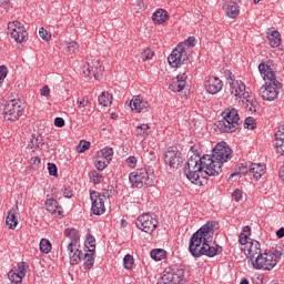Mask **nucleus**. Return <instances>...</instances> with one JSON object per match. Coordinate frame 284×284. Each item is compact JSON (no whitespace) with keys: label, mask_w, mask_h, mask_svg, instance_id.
<instances>
[{"label":"nucleus","mask_w":284,"mask_h":284,"mask_svg":"<svg viewBox=\"0 0 284 284\" xmlns=\"http://www.w3.org/2000/svg\"><path fill=\"white\" fill-rule=\"evenodd\" d=\"M214 227H216V221H209L192 234L189 242V252L194 258H201V256L214 258V256L223 254V246L219 244L210 245L214 239Z\"/></svg>","instance_id":"nucleus-1"},{"label":"nucleus","mask_w":284,"mask_h":284,"mask_svg":"<svg viewBox=\"0 0 284 284\" xmlns=\"http://www.w3.org/2000/svg\"><path fill=\"white\" fill-rule=\"evenodd\" d=\"M274 70V60H267L258 64V72L265 81V84L260 89V97L263 101H274L283 89V83L276 79Z\"/></svg>","instance_id":"nucleus-2"},{"label":"nucleus","mask_w":284,"mask_h":284,"mask_svg":"<svg viewBox=\"0 0 284 284\" xmlns=\"http://www.w3.org/2000/svg\"><path fill=\"white\" fill-rule=\"evenodd\" d=\"M222 116V120L215 122V128H217L222 134H232L233 132H236V130H241V124L243 122H241V116L236 109L223 112Z\"/></svg>","instance_id":"nucleus-3"},{"label":"nucleus","mask_w":284,"mask_h":284,"mask_svg":"<svg viewBox=\"0 0 284 284\" xmlns=\"http://www.w3.org/2000/svg\"><path fill=\"white\" fill-rule=\"evenodd\" d=\"M129 181L132 187L141 190V187H152L154 185V171L150 169H136L129 174Z\"/></svg>","instance_id":"nucleus-4"},{"label":"nucleus","mask_w":284,"mask_h":284,"mask_svg":"<svg viewBox=\"0 0 284 284\" xmlns=\"http://www.w3.org/2000/svg\"><path fill=\"white\" fill-rule=\"evenodd\" d=\"M168 62L171 68H181V65L192 63V54L185 45L180 43L169 55Z\"/></svg>","instance_id":"nucleus-5"},{"label":"nucleus","mask_w":284,"mask_h":284,"mask_svg":"<svg viewBox=\"0 0 284 284\" xmlns=\"http://www.w3.org/2000/svg\"><path fill=\"white\" fill-rule=\"evenodd\" d=\"M183 278H185V268L175 264L165 268L164 274L158 280L156 284H181Z\"/></svg>","instance_id":"nucleus-6"},{"label":"nucleus","mask_w":284,"mask_h":284,"mask_svg":"<svg viewBox=\"0 0 284 284\" xmlns=\"http://www.w3.org/2000/svg\"><path fill=\"white\" fill-rule=\"evenodd\" d=\"M203 165H207L205 162H201L196 164V166H184L183 172L191 183L194 185H199L200 187L207 184V180L203 176L205 174V170Z\"/></svg>","instance_id":"nucleus-7"},{"label":"nucleus","mask_w":284,"mask_h":284,"mask_svg":"<svg viewBox=\"0 0 284 284\" xmlns=\"http://www.w3.org/2000/svg\"><path fill=\"white\" fill-rule=\"evenodd\" d=\"M213 159L216 160V165L223 168L224 163H227L232 159V149L227 142H219L212 150Z\"/></svg>","instance_id":"nucleus-8"},{"label":"nucleus","mask_w":284,"mask_h":284,"mask_svg":"<svg viewBox=\"0 0 284 284\" xmlns=\"http://www.w3.org/2000/svg\"><path fill=\"white\" fill-rule=\"evenodd\" d=\"M135 226L145 234H152L159 227V220L150 213H143L136 219Z\"/></svg>","instance_id":"nucleus-9"},{"label":"nucleus","mask_w":284,"mask_h":284,"mask_svg":"<svg viewBox=\"0 0 284 284\" xmlns=\"http://www.w3.org/2000/svg\"><path fill=\"white\" fill-rule=\"evenodd\" d=\"M200 163H206L203 165L205 176H219L223 172V168L216 164V160L213 154H204L199 158Z\"/></svg>","instance_id":"nucleus-10"},{"label":"nucleus","mask_w":284,"mask_h":284,"mask_svg":"<svg viewBox=\"0 0 284 284\" xmlns=\"http://www.w3.org/2000/svg\"><path fill=\"white\" fill-rule=\"evenodd\" d=\"M252 265L255 270H264L270 272L276 267V260L272 257V254L265 251L256 256L255 261L252 262Z\"/></svg>","instance_id":"nucleus-11"},{"label":"nucleus","mask_w":284,"mask_h":284,"mask_svg":"<svg viewBox=\"0 0 284 284\" xmlns=\"http://www.w3.org/2000/svg\"><path fill=\"white\" fill-rule=\"evenodd\" d=\"M164 163L169 168L179 170V168L183 166V153L176 148H168V151L164 153Z\"/></svg>","instance_id":"nucleus-12"},{"label":"nucleus","mask_w":284,"mask_h":284,"mask_svg":"<svg viewBox=\"0 0 284 284\" xmlns=\"http://www.w3.org/2000/svg\"><path fill=\"white\" fill-rule=\"evenodd\" d=\"M30 268V264L27 262H20L17 264L16 267H13L8 273V278L11 284H21L23 283V278H26V274L28 270Z\"/></svg>","instance_id":"nucleus-13"},{"label":"nucleus","mask_w":284,"mask_h":284,"mask_svg":"<svg viewBox=\"0 0 284 284\" xmlns=\"http://www.w3.org/2000/svg\"><path fill=\"white\" fill-rule=\"evenodd\" d=\"M8 31L10 32L11 39H14L16 43H26V41H28V32L21 22H9Z\"/></svg>","instance_id":"nucleus-14"},{"label":"nucleus","mask_w":284,"mask_h":284,"mask_svg":"<svg viewBox=\"0 0 284 284\" xmlns=\"http://www.w3.org/2000/svg\"><path fill=\"white\" fill-rule=\"evenodd\" d=\"M89 194L92 201L91 212L95 216H101V214H105V200H103L101 193L99 191L90 190Z\"/></svg>","instance_id":"nucleus-15"},{"label":"nucleus","mask_w":284,"mask_h":284,"mask_svg":"<svg viewBox=\"0 0 284 284\" xmlns=\"http://www.w3.org/2000/svg\"><path fill=\"white\" fill-rule=\"evenodd\" d=\"M83 70L84 77H94L95 81H101L103 77V72L105 70V67L101 63L99 60H92L91 62L87 63V67Z\"/></svg>","instance_id":"nucleus-16"},{"label":"nucleus","mask_w":284,"mask_h":284,"mask_svg":"<svg viewBox=\"0 0 284 284\" xmlns=\"http://www.w3.org/2000/svg\"><path fill=\"white\" fill-rule=\"evenodd\" d=\"M204 88L209 94H219L223 90V81L217 77H211L205 82Z\"/></svg>","instance_id":"nucleus-17"},{"label":"nucleus","mask_w":284,"mask_h":284,"mask_svg":"<svg viewBox=\"0 0 284 284\" xmlns=\"http://www.w3.org/2000/svg\"><path fill=\"white\" fill-rule=\"evenodd\" d=\"M64 236L70 239V243L67 246V250H72V247L79 246V241H81V235H79V231L74 227H68L64 230Z\"/></svg>","instance_id":"nucleus-18"},{"label":"nucleus","mask_w":284,"mask_h":284,"mask_svg":"<svg viewBox=\"0 0 284 284\" xmlns=\"http://www.w3.org/2000/svg\"><path fill=\"white\" fill-rule=\"evenodd\" d=\"M186 84H187V74L180 73L176 77V81H173L169 85V90H171L172 92H183V90H185Z\"/></svg>","instance_id":"nucleus-19"},{"label":"nucleus","mask_w":284,"mask_h":284,"mask_svg":"<svg viewBox=\"0 0 284 284\" xmlns=\"http://www.w3.org/2000/svg\"><path fill=\"white\" fill-rule=\"evenodd\" d=\"M130 108L131 110H135V112H145V110H148V108H150V103L145 100H143V98H141V95H135L133 97V99L130 101Z\"/></svg>","instance_id":"nucleus-20"},{"label":"nucleus","mask_w":284,"mask_h":284,"mask_svg":"<svg viewBox=\"0 0 284 284\" xmlns=\"http://www.w3.org/2000/svg\"><path fill=\"white\" fill-rule=\"evenodd\" d=\"M267 41L271 48H278L281 45V33L274 27L267 30Z\"/></svg>","instance_id":"nucleus-21"},{"label":"nucleus","mask_w":284,"mask_h":284,"mask_svg":"<svg viewBox=\"0 0 284 284\" xmlns=\"http://www.w3.org/2000/svg\"><path fill=\"white\" fill-rule=\"evenodd\" d=\"M68 252L71 265H79L83 258V255L85 254L77 246H72V250H68Z\"/></svg>","instance_id":"nucleus-22"},{"label":"nucleus","mask_w":284,"mask_h":284,"mask_svg":"<svg viewBox=\"0 0 284 284\" xmlns=\"http://www.w3.org/2000/svg\"><path fill=\"white\" fill-rule=\"evenodd\" d=\"M12 108H11V116H8V121H18L20 116H23V106L19 104V101L11 100Z\"/></svg>","instance_id":"nucleus-23"},{"label":"nucleus","mask_w":284,"mask_h":284,"mask_svg":"<svg viewBox=\"0 0 284 284\" xmlns=\"http://www.w3.org/2000/svg\"><path fill=\"white\" fill-rule=\"evenodd\" d=\"M248 172L258 181L265 174V163H251Z\"/></svg>","instance_id":"nucleus-24"},{"label":"nucleus","mask_w":284,"mask_h":284,"mask_svg":"<svg viewBox=\"0 0 284 284\" xmlns=\"http://www.w3.org/2000/svg\"><path fill=\"white\" fill-rule=\"evenodd\" d=\"M97 256L95 252H90V251H85L84 250V254L82 256V261H83V268L84 270H92V267H94V258Z\"/></svg>","instance_id":"nucleus-25"},{"label":"nucleus","mask_w":284,"mask_h":284,"mask_svg":"<svg viewBox=\"0 0 284 284\" xmlns=\"http://www.w3.org/2000/svg\"><path fill=\"white\" fill-rule=\"evenodd\" d=\"M256 254L258 256V254L261 253V243L256 240H251V246L248 248V255L247 258H250V261H254V258H256Z\"/></svg>","instance_id":"nucleus-26"},{"label":"nucleus","mask_w":284,"mask_h":284,"mask_svg":"<svg viewBox=\"0 0 284 284\" xmlns=\"http://www.w3.org/2000/svg\"><path fill=\"white\" fill-rule=\"evenodd\" d=\"M169 14L164 9H158L153 14H152V21L154 23H158V26H161L162 23H165Z\"/></svg>","instance_id":"nucleus-27"},{"label":"nucleus","mask_w":284,"mask_h":284,"mask_svg":"<svg viewBox=\"0 0 284 284\" xmlns=\"http://www.w3.org/2000/svg\"><path fill=\"white\" fill-rule=\"evenodd\" d=\"M84 250L88 252L97 253V239H94V235L90 233L87 234V240L84 242Z\"/></svg>","instance_id":"nucleus-28"},{"label":"nucleus","mask_w":284,"mask_h":284,"mask_svg":"<svg viewBox=\"0 0 284 284\" xmlns=\"http://www.w3.org/2000/svg\"><path fill=\"white\" fill-rule=\"evenodd\" d=\"M98 101L100 105L103 108H108V105H112V94L109 92L103 91L99 97Z\"/></svg>","instance_id":"nucleus-29"},{"label":"nucleus","mask_w":284,"mask_h":284,"mask_svg":"<svg viewBox=\"0 0 284 284\" xmlns=\"http://www.w3.org/2000/svg\"><path fill=\"white\" fill-rule=\"evenodd\" d=\"M43 145H45V142H43V136L41 135H37L32 138V140L30 141L29 143V148L32 150V149H36V150H41V148H43Z\"/></svg>","instance_id":"nucleus-30"},{"label":"nucleus","mask_w":284,"mask_h":284,"mask_svg":"<svg viewBox=\"0 0 284 284\" xmlns=\"http://www.w3.org/2000/svg\"><path fill=\"white\" fill-rule=\"evenodd\" d=\"M44 205L48 212H51V214H54V212H57V210L61 207V205H59V202L54 199H47Z\"/></svg>","instance_id":"nucleus-31"},{"label":"nucleus","mask_w":284,"mask_h":284,"mask_svg":"<svg viewBox=\"0 0 284 284\" xmlns=\"http://www.w3.org/2000/svg\"><path fill=\"white\" fill-rule=\"evenodd\" d=\"M6 223L9 230H14L17 225H19V220H17V215L10 211L7 215Z\"/></svg>","instance_id":"nucleus-32"},{"label":"nucleus","mask_w":284,"mask_h":284,"mask_svg":"<svg viewBox=\"0 0 284 284\" xmlns=\"http://www.w3.org/2000/svg\"><path fill=\"white\" fill-rule=\"evenodd\" d=\"M168 252L163 248H153L151 250L150 256L153 261H163V257L166 256Z\"/></svg>","instance_id":"nucleus-33"},{"label":"nucleus","mask_w":284,"mask_h":284,"mask_svg":"<svg viewBox=\"0 0 284 284\" xmlns=\"http://www.w3.org/2000/svg\"><path fill=\"white\" fill-rule=\"evenodd\" d=\"M241 7L239 4H229L226 8V17H230V19H236V16L241 12Z\"/></svg>","instance_id":"nucleus-34"},{"label":"nucleus","mask_w":284,"mask_h":284,"mask_svg":"<svg viewBox=\"0 0 284 284\" xmlns=\"http://www.w3.org/2000/svg\"><path fill=\"white\" fill-rule=\"evenodd\" d=\"M231 94L239 97L240 99L245 94V83L243 81H236L235 90L231 91Z\"/></svg>","instance_id":"nucleus-35"},{"label":"nucleus","mask_w":284,"mask_h":284,"mask_svg":"<svg viewBox=\"0 0 284 284\" xmlns=\"http://www.w3.org/2000/svg\"><path fill=\"white\" fill-rule=\"evenodd\" d=\"M150 125L148 124H140L135 128V134L138 136H141L142 139H145L150 134Z\"/></svg>","instance_id":"nucleus-36"},{"label":"nucleus","mask_w":284,"mask_h":284,"mask_svg":"<svg viewBox=\"0 0 284 284\" xmlns=\"http://www.w3.org/2000/svg\"><path fill=\"white\" fill-rule=\"evenodd\" d=\"M89 179L93 185H99V183H103V174L98 171H91L89 173Z\"/></svg>","instance_id":"nucleus-37"},{"label":"nucleus","mask_w":284,"mask_h":284,"mask_svg":"<svg viewBox=\"0 0 284 284\" xmlns=\"http://www.w3.org/2000/svg\"><path fill=\"white\" fill-rule=\"evenodd\" d=\"M40 252L42 254H50L52 252V243L48 239H42L40 241Z\"/></svg>","instance_id":"nucleus-38"},{"label":"nucleus","mask_w":284,"mask_h":284,"mask_svg":"<svg viewBox=\"0 0 284 284\" xmlns=\"http://www.w3.org/2000/svg\"><path fill=\"white\" fill-rule=\"evenodd\" d=\"M12 105L11 100L6 102L4 104H1L0 106V112L3 114L4 119L8 121V116H11V111H12Z\"/></svg>","instance_id":"nucleus-39"},{"label":"nucleus","mask_w":284,"mask_h":284,"mask_svg":"<svg viewBox=\"0 0 284 284\" xmlns=\"http://www.w3.org/2000/svg\"><path fill=\"white\" fill-rule=\"evenodd\" d=\"M100 152L104 161H108V163L112 161V156H114V150L112 148L105 146Z\"/></svg>","instance_id":"nucleus-40"},{"label":"nucleus","mask_w":284,"mask_h":284,"mask_svg":"<svg viewBox=\"0 0 284 284\" xmlns=\"http://www.w3.org/2000/svg\"><path fill=\"white\" fill-rule=\"evenodd\" d=\"M124 270H132L134 267V256L126 254L123 257Z\"/></svg>","instance_id":"nucleus-41"},{"label":"nucleus","mask_w":284,"mask_h":284,"mask_svg":"<svg viewBox=\"0 0 284 284\" xmlns=\"http://www.w3.org/2000/svg\"><path fill=\"white\" fill-rule=\"evenodd\" d=\"M154 57V51L151 48H146L141 52L142 61H151Z\"/></svg>","instance_id":"nucleus-42"},{"label":"nucleus","mask_w":284,"mask_h":284,"mask_svg":"<svg viewBox=\"0 0 284 284\" xmlns=\"http://www.w3.org/2000/svg\"><path fill=\"white\" fill-rule=\"evenodd\" d=\"M109 163H110V162H108V161L104 160V159H101V160L98 159V160H95V162H94V166H95V169H97L99 172H103V170L108 168Z\"/></svg>","instance_id":"nucleus-43"},{"label":"nucleus","mask_w":284,"mask_h":284,"mask_svg":"<svg viewBox=\"0 0 284 284\" xmlns=\"http://www.w3.org/2000/svg\"><path fill=\"white\" fill-rule=\"evenodd\" d=\"M77 150L80 154L88 152V150H90V142L85 140H81L79 145L77 146Z\"/></svg>","instance_id":"nucleus-44"},{"label":"nucleus","mask_w":284,"mask_h":284,"mask_svg":"<svg viewBox=\"0 0 284 284\" xmlns=\"http://www.w3.org/2000/svg\"><path fill=\"white\" fill-rule=\"evenodd\" d=\"M244 128L246 130H255V128H256V120L254 118H252V116L246 118L245 121H244Z\"/></svg>","instance_id":"nucleus-45"},{"label":"nucleus","mask_w":284,"mask_h":284,"mask_svg":"<svg viewBox=\"0 0 284 284\" xmlns=\"http://www.w3.org/2000/svg\"><path fill=\"white\" fill-rule=\"evenodd\" d=\"M200 164H201V161H199V158L193 155L184 164V168H196V165H200Z\"/></svg>","instance_id":"nucleus-46"},{"label":"nucleus","mask_w":284,"mask_h":284,"mask_svg":"<svg viewBox=\"0 0 284 284\" xmlns=\"http://www.w3.org/2000/svg\"><path fill=\"white\" fill-rule=\"evenodd\" d=\"M246 103L251 104V106L248 108L250 112H257L258 111V101L256 99H247Z\"/></svg>","instance_id":"nucleus-47"},{"label":"nucleus","mask_w":284,"mask_h":284,"mask_svg":"<svg viewBox=\"0 0 284 284\" xmlns=\"http://www.w3.org/2000/svg\"><path fill=\"white\" fill-rule=\"evenodd\" d=\"M115 190L113 185H108L104 192L100 193L102 199H110V194H114Z\"/></svg>","instance_id":"nucleus-48"},{"label":"nucleus","mask_w":284,"mask_h":284,"mask_svg":"<svg viewBox=\"0 0 284 284\" xmlns=\"http://www.w3.org/2000/svg\"><path fill=\"white\" fill-rule=\"evenodd\" d=\"M48 170H49V174L50 176H59V169L57 168V164L54 163H48Z\"/></svg>","instance_id":"nucleus-49"},{"label":"nucleus","mask_w":284,"mask_h":284,"mask_svg":"<svg viewBox=\"0 0 284 284\" xmlns=\"http://www.w3.org/2000/svg\"><path fill=\"white\" fill-rule=\"evenodd\" d=\"M8 77V67L0 65V88L3 85V81H6V78Z\"/></svg>","instance_id":"nucleus-50"},{"label":"nucleus","mask_w":284,"mask_h":284,"mask_svg":"<svg viewBox=\"0 0 284 284\" xmlns=\"http://www.w3.org/2000/svg\"><path fill=\"white\" fill-rule=\"evenodd\" d=\"M268 254H271L272 258L275 261V265L281 261V256H283V252L278 250L268 251Z\"/></svg>","instance_id":"nucleus-51"},{"label":"nucleus","mask_w":284,"mask_h":284,"mask_svg":"<svg viewBox=\"0 0 284 284\" xmlns=\"http://www.w3.org/2000/svg\"><path fill=\"white\" fill-rule=\"evenodd\" d=\"M243 164H237L234 169V172L230 175L229 181H232V179H234V176H243L241 173V170H243Z\"/></svg>","instance_id":"nucleus-52"},{"label":"nucleus","mask_w":284,"mask_h":284,"mask_svg":"<svg viewBox=\"0 0 284 284\" xmlns=\"http://www.w3.org/2000/svg\"><path fill=\"white\" fill-rule=\"evenodd\" d=\"M62 194L64 199H72V196H74V191H72V187L70 186H64L62 189Z\"/></svg>","instance_id":"nucleus-53"},{"label":"nucleus","mask_w":284,"mask_h":284,"mask_svg":"<svg viewBox=\"0 0 284 284\" xmlns=\"http://www.w3.org/2000/svg\"><path fill=\"white\" fill-rule=\"evenodd\" d=\"M232 199L239 203L243 199V191L241 189H235L234 192L232 193Z\"/></svg>","instance_id":"nucleus-54"},{"label":"nucleus","mask_w":284,"mask_h":284,"mask_svg":"<svg viewBox=\"0 0 284 284\" xmlns=\"http://www.w3.org/2000/svg\"><path fill=\"white\" fill-rule=\"evenodd\" d=\"M39 34H40V38L43 39V41H50V39H52V36H50L48 33V30H45V28H40L39 29Z\"/></svg>","instance_id":"nucleus-55"},{"label":"nucleus","mask_w":284,"mask_h":284,"mask_svg":"<svg viewBox=\"0 0 284 284\" xmlns=\"http://www.w3.org/2000/svg\"><path fill=\"white\" fill-rule=\"evenodd\" d=\"M280 143H284V131L281 130L275 133V145H278Z\"/></svg>","instance_id":"nucleus-56"},{"label":"nucleus","mask_w":284,"mask_h":284,"mask_svg":"<svg viewBox=\"0 0 284 284\" xmlns=\"http://www.w3.org/2000/svg\"><path fill=\"white\" fill-rule=\"evenodd\" d=\"M247 241H250V235H247L245 233H241L239 235V243H240V245H247Z\"/></svg>","instance_id":"nucleus-57"},{"label":"nucleus","mask_w":284,"mask_h":284,"mask_svg":"<svg viewBox=\"0 0 284 284\" xmlns=\"http://www.w3.org/2000/svg\"><path fill=\"white\" fill-rule=\"evenodd\" d=\"M0 6L4 10H10L12 8V0H0Z\"/></svg>","instance_id":"nucleus-58"},{"label":"nucleus","mask_w":284,"mask_h":284,"mask_svg":"<svg viewBox=\"0 0 284 284\" xmlns=\"http://www.w3.org/2000/svg\"><path fill=\"white\" fill-rule=\"evenodd\" d=\"M78 108H88L90 100H85V98L78 99Z\"/></svg>","instance_id":"nucleus-59"},{"label":"nucleus","mask_w":284,"mask_h":284,"mask_svg":"<svg viewBox=\"0 0 284 284\" xmlns=\"http://www.w3.org/2000/svg\"><path fill=\"white\" fill-rule=\"evenodd\" d=\"M54 125L55 128H64L65 126V120L63 118H55L54 119Z\"/></svg>","instance_id":"nucleus-60"},{"label":"nucleus","mask_w":284,"mask_h":284,"mask_svg":"<svg viewBox=\"0 0 284 284\" xmlns=\"http://www.w3.org/2000/svg\"><path fill=\"white\" fill-rule=\"evenodd\" d=\"M126 165H129V168H136V158L135 156H129L126 159Z\"/></svg>","instance_id":"nucleus-61"},{"label":"nucleus","mask_w":284,"mask_h":284,"mask_svg":"<svg viewBox=\"0 0 284 284\" xmlns=\"http://www.w3.org/2000/svg\"><path fill=\"white\" fill-rule=\"evenodd\" d=\"M277 154H281V156H284V142H280V144H274Z\"/></svg>","instance_id":"nucleus-62"},{"label":"nucleus","mask_w":284,"mask_h":284,"mask_svg":"<svg viewBox=\"0 0 284 284\" xmlns=\"http://www.w3.org/2000/svg\"><path fill=\"white\" fill-rule=\"evenodd\" d=\"M67 48L69 52H74L75 50H79V44L77 42H71Z\"/></svg>","instance_id":"nucleus-63"},{"label":"nucleus","mask_w":284,"mask_h":284,"mask_svg":"<svg viewBox=\"0 0 284 284\" xmlns=\"http://www.w3.org/2000/svg\"><path fill=\"white\" fill-rule=\"evenodd\" d=\"M40 94H41V97H49V95H50V87L44 85V87L40 90Z\"/></svg>","instance_id":"nucleus-64"}]
</instances>
